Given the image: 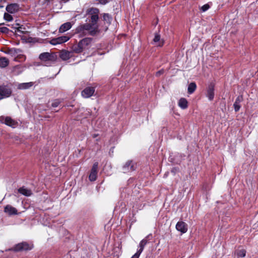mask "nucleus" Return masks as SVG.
<instances>
[{"mask_svg": "<svg viewBox=\"0 0 258 258\" xmlns=\"http://www.w3.org/2000/svg\"><path fill=\"white\" fill-rule=\"evenodd\" d=\"M99 9L95 7L89 8L86 11L85 16L87 18L86 21H88V24L91 25L93 28L99 29L98 22L99 20Z\"/></svg>", "mask_w": 258, "mask_h": 258, "instance_id": "nucleus-1", "label": "nucleus"}, {"mask_svg": "<svg viewBox=\"0 0 258 258\" xmlns=\"http://www.w3.org/2000/svg\"><path fill=\"white\" fill-rule=\"evenodd\" d=\"M99 32L98 28H93L87 23L80 25L75 30V33L78 35L79 37H83L88 34L94 36Z\"/></svg>", "mask_w": 258, "mask_h": 258, "instance_id": "nucleus-2", "label": "nucleus"}, {"mask_svg": "<svg viewBox=\"0 0 258 258\" xmlns=\"http://www.w3.org/2000/svg\"><path fill=\"white\" fill-rule=\"evenodd\" d=\"M34 248V244L32 242L22 241L15 244L13 247L9 249V251L16 252L28 251Z\"/></svg>", "mask_w": 258, "mask_h": 258, "instance_id": "nucleus-3", "label": "nucleus"}, {"mask_svg": "<svg viewBox=\"0 0 258 258\" xmlns=\"http://www.w3.org/2000/svg\"><path fill=\"white\" fill-rule=\"evenodd\" d=\"M92 41V38L86 37L81 40L76 45L73 46L74 52L79 53L82 52L87 46L90 45Z\"/></svg>", "mask_w": 258, "mask_h": 258, "instance_id": "nucleus-4", "label": "nucleus"}, {"mask_svg": "<svg viewBox=\"0 0 258 258\" xmlns=\"http://www.w3.org/2000/svg\"><path fill=\"white\" fill-rule=\"evenodd\" d=\"M12 93V89L9 85H0V100L9 97Z\"/></svg>", "mask_w": 258, "mask_h": 258, "instance_id": "nucleus-5", "label": "nucleus"}, {"mask_svg": "<svg viewBox=\"0 0 258 258\" xmlns=\"http://www.w3.org/2000/svg\"><path fill=\"white\" fill-rule=\"evenodd\" d=\"M39 58L42 61H55L57 56L54 53L43 52L40 54Z\"/></svg>", "mask_w": 258, "mask_h": 258, "instance_id": "nucleus-6", "label": "nucleus"}, {"mask_svg": "<svg viewBox=\"0 0 258 258\" xmlns=\"http://www.w3.org/2000/svg\"><path fill=\"white\" fill-rule=\"evenodd\" d=\"M97 85L95 83L93 84L90 86L86 87L81 92V95L84 98H88L93 95Z\"/></svg>", "mask_w": 258, "mask_h": 258, "instance_id": "nucleus-7", "label": "nucleus"}, {"mask_svg": "<svg viewBox=\"0 0 258 258\" xmlns=\"http://www.w3.org/2000/svg\"><path fill=\"white\" fill-rule=\"evenodd\" d=\"M215 84L211 83L206 89V96L210 101H212L215 96Z\"/></svg>", "mask_w": 258, "mask_h": 258, "instance_id": "nucleus-8", "label": "nucleus"}, {"mask_svg": "<svg viewBox=\"0 0 258 258\" xmlns=\"http://www.w3.org/2000/svg\"><path fill=\"white\" fill-rule=\"evenodd\" d=\"M70 39V37L68 36H62L57 38L52 39L50 41V43L53 45L62 44L68 41Z\"/></svg>", "mask_w": 258, "mask_h": 258, "instance_id": "nucleus-9", "label": "nucleus"}, {"mask_svg": "<svg viewBox=\"0 0 258 258\" xmlns=\"http://www.w3.org/2000/svg\"><path fill=\"white\" fill-rule=\"evenodd\" d=\"M98 167V163L97 162H95L93 165L89 176V179L91 181H95L97 179Z\"/></svg>", "mask_w": 258, "mask_h": 258, "instance_id": "nucleus-10", "label": "nucleus"}, {"mask_svg": "<svg viewBox=\"0 0 258 258\" xmlns=\"http://www.w3.org/2000/svg\"><path fill=\"white\" fill-rule=\"evenodd\" d=\"M102 20L105 25L104 30L106 31L108 29V26L111 24L112 20V16L108 13H103L101 14Z\"/></svg>", "mask_w": 258, "mask_h": 258, "instance_id": "nucleus-11", "label": "nucleus"}, {"mask_svg": "<svg viewBox=\"0 0 258 258\" xmlns=\"http://www.w3.org/2000/svg\"><path fill=\"white\" fill-rule=\"evenodd\" d=\"M123 172L124 173H128L132 172L136 170V167L133 163V161L128 160L122 167Z\"/></svg>", "mask_w": 258, "mask_h": 258, "instance_id": "nucleus-12", "label": "nucleus"}, {"mask_svg": "<svg viewBox=\"0 0 258 258\" xmlns=\"http://www.w3.org/2000/svg\"><path fill=\"white\" fill-rule=\"evenodd\" d=\"M4 119V123L10 126H11L12 127H15L17 124L18 122L13 119L11 117L7 116V117H3L1 116L0 117V121H2V120Z\"/></svg>", "mask_w": 258, "mask_h": 258, "instance_id": "nucleus-13", "label": "nucleus"}, {"mask_svg": "<svg viewBox=\"0 0 258 258\" xmlns=\"http://www.w3.org/2000/svg\"><path fill=\"white\" fill-rule=\"evenodd\" d=\"M20 9L19 4L16 3L10 4L6 7V11L10 14H13L18 12Z\"/></svg>", "mask_w": 258, "mask_h": 258, "instance_id": "nucleus-14", "label": "nucleus"}, {"mask_svg": "<svg viewBox=\"0 0 258 258\" xmlns=\"http://www.w3.org/2000/svg\"><path fill=\"white\" fill-rule=\"evenodd\" d=\"M176 229L182 233H185L187 231V225L183 221H179L176 225Z\"/></svg>", "mask_w": 258, "mask_h": 258, "instance_id": "nucleus-15", "label": "nucleus"}, {"mask_svg": "<svg viewBox=\"0 0 258 258\" xmlns=\"http://www.w3.org/2000/svg\"><path fill=\"white\" fill-rule=\"evenodd\" d=\"M4 212L9 215H17L18 214L17 210L10 205H7L5 207Z\"/></svg>", "mask_w": 258, "mask_h": 258, "instance_id": "nucleus-16", "label": "nucleus"}, {"mask_svg": "<svg viewBox=\"0 0 258 258\" xmlns=\"http://www.w3.org/2000/svg\"><path fill=\"white\" fill-rule=\"evenodd\" d=\"M24 71V68L21 65L14 66L11 71L12 76H18Z\"/></svg>", "mask_w": 258, "mask_h": 258, "instance_id": "nucleus-17", "label": "nucleus"}, {"mask_svg": "<svg viewBox=\"0 0 258 258\" xmlns=\"http://www.w3.org/2000/svg\"><path fill=\"white\" fill-rule=\"evenodd\" d=\"M243 100L242 95H239L234 103L233 106L235 112H238L241 107L240 103Z\"/></svg>", "mask_w": 258, "mask_h": 258, "instance_id": "nucleus-18", "label": "nucleus"}, {"mask_svg": "<svg viewBox=\"0 0 258 258\" xmlns=\"http://www.w3.org/2000/svg\"><path fill=\"white\" fill-rule=\"evenodd\" d=\"M60 58L63 60H67L71 57V52L66 50H62L59 54Z\"/></svg>", "mask_w": 258, "mask_h": 258, "instance_id": "nucleus-19", "label": "nucleus"}, {"mask_svg": "<svg viewBox=\"0 0 258 258\" xmlns=\"http://www.w3.org/2000/svg\"><path fill=\"white\" fill-rule=\"evenodd\" d=\"M18 191L20 194L26 197H29L32 195V191L30 189L25 188L24 186L20 187Z\"/></svg>", "mask_w": 258, "mask_h": 258, "instance_id": "nucleus-20", "label": "nucleus"}, {"mask_svg": "<svg viewBox=\"0 0 258 258\" xmlns=\"http://www.w3.org/2000/svg\"><path fill=\"white\" fill-rule=\"evenodd\" d=\"M72 24L70 22H66L62 24L59 28V33H64L70 29L72 27Z\"/></svg>", "mask_w": 258, "mask_h": 258, "instance_id": "nucleus-21", "label": "nucleus"}, {"mask_svg": "<svg viewBox=\"0 0 258 258\" xmlns=\"http://www.w3.org/2000/svg\"><path fill=\"white\" fill-rule=\"evenodd\" d=\"M10 63L9 59L6 57H0V68L4 69L7 68Z\"/></svg>", "mask_w": 258, "mask_h": 258, "instance_id": "nucleus-22", "label": "nucleus"}, {"mask_svg": "<svg viewBox=\"0 0 258 258\" xmlns=\"http://www.w3.org/2000/svg\"><path fill=\"white\" fill-rule=\"evenodd\" d=\"M33 85V82L21 83L18 85V88L20 90L27 89Z\"/></svg>", "mask_w": 258, "mask_h": 258, "instance_id": "nucleus-23", "label": "nucleus"}, {"mask_svg": "<svg viewBox=\"0 0 258 258\" xmlns=\"http://www.w3.org/2000/svg\"><path fill=\"white\" fill-rule=\"evenodd\" d=\"M178 106L182 109H186L188 107V102L184 98H181L179 100Z\"/></svg>", "mask_w": 258, "mask_h": 258, "instance_id": "nucleus-24", "label": "nucleus"}, {"mask_svg": "<svg viewBox=\"0 0 258 258\" xmlns=\"http://www.w3.org/2000/svg\"><path fill=\"white\" fill-rule=\"evenodd\" d=\"M147 237L148 236L145 237L144 239H142L139 243V249L137 251L140 253H142L143 252L145 245L148 243V240L147 239Z\"/></svg>", "mask_w": 258, "mask_h": 258, "instance_id": "nucleus-25", "label": "nucleus"}, {"mask_svg": "<svg viewBox=\"0 0 258 258\" xmlns=\"http://www.w3.org/2000/svg\"><path fill=\"white\" fill-rule=\"evenodd\" d=\"M197 88V85L195 82L190 83L188 86L187 92L188 94L193 93Z\"/></svg>", "mask_w": 258, "mask_h": 258, "instance_id": "nucleus-26", "label": "nucleus"}, {"mask_svg": "<svg viewBox=\"0 0 258 258\" xmlns=\"http://www.w3.org/2000/svg\"><path fill=\"white\" fill-rule=\"evenodd\" d=\"M160 38H161V37H160V34L159 33H155V36L153 39V41L155 43L159 42L160 44H159V45L160 46H163V45L164 44V41H162L160 42Z\"/></svg>", "mask_w": 258, "mask_h": 258, "instance_id": "nucleus-27", "label": "nucleus"}, {"mask_svg": "<svg viewBox=\"0 0 258 258\" xmlns=\"http://www.w3.org/2000/svg\"><path fill=\"white\" fill-rule=\"evenodd\" d=\"M14 28L15 29V31H17L21 34H25L27 32L25 31L26 29L23 25H21L18 27H14Z\"/></svg>", "mask_w": 258, "mask_h": 258, "instance_id": "nucleus-28", "label": "nucleus"}, {"mask_svg": "<svg viewBox=\"0 0 258 258\" xmlns=\"http://www.w3.org/2000/svg\"><path fill=\"white\" fill-rule=\"evenodd\" d=\"M4 19L8 22H11L13 20V18L10 14L5 13L4 15Z\"/></svg>", "mask_w": 258, "mask_h": 258, "instance_id": "nucleus-29", "label": "nucleus"}, {"mask_svg": "<svg viewBox=\"0 0 258 258\" xmlns=\"http://www.w3.org/2000/svg\"><path fill=\"white\" fill-rule=\"evenodd\" d=\"M246 250L244 249H240L237 252V255L239 257H243L246 255Z\"/></svg>", "mask_w": 258, "mask_h": 258, "instance_id": "nucleus-30", "label": "nucleus"}, {"mask_svg": "<svg viewBox=\"0 0 258 258\" xmlns=\"http://www.w3.org/2000/svg\"><path fill=\"white\" fill-rule=\"evenodd\" d=\"M61 102V100H60V99H55L52 102V103L51 104V106L53 107H57Z\"/></svg>", "mask_w": 258, "mask_h": 258, "instance_id": "nucleus-31", "label": "nucleus"}, {"mask_svg": "<svg viewBox=\"0 0 258 258\" xmlns=\"http://www.w3.org/2000/svg\"><path fill=\"white\" fill-rule=\"evenodd\" d=\"M10 30L6 27H0V32L4 34H8Z\"/></svg>", "mask_w": 258, "mask_h": 258, "instance_id": "nucleus-32", "label": "nucleus"}, {"mask_svg": "<svg viewBox=\"0 0 258 258\" xmlns=\"http://www.w3.org/2000/svg\"><path fill=\"white\" fill-rule=\"evenodd\" d=\"M210 8V6L209 4H205L204 5H203L201 8V10L204 12H206V11H207Z\"/></svg>", "mask_w": 258, "mask_h": 258, "instance_id": "nucleus-33", "label": "nucleus"}, {"mask_svg": "<svg viewBox=\"0 0 258 258\" xmlns=\"http://www.w3.org/2000/svg\"><path fill=\"white\" fill-rule=\"evenodd\" d=\"M164 73V70L163 69H161L156 73L155 76L156 77H160V76L163 75Z\"/></svg>", "mask_w": 258, "mask_h": 258, "instance_id": "nucleus-34", "label": "nucleus"}, {"mask_svg": "<svg viewBox=\"0 0 258 258\" xmlns=\"http://www.w3.org/2000/svg\"><path fill=\"white\" fill-rule=\"evenodd\" d=\"M99 3L101 5H106L109 2V0H98Z\"/></svg>", "mask_w": 258, "mask_h": 258, "instance_id": "nucleus-35", "label": "nucleus"}, {"mask_svg": "<svg viewBox=\"0 0 258 258\" xmlns=\"http://www.w3.org/2000/svg\"><path fill=\"white\" fill-rule=\"evenodd\" d=\"M141 253L137 251V252L131 257V258H139Z\"/></svg>", "mask_w": 258, "mask_h": 258, "instance_id": "nucleus-36", "label": "nucleus"}, {"mask_svg": "<svg viewBox=\"0 0 258 258\" xmlns=\"http://www.w3.org/2000/svg\"><path fill=\"white\" fill-rule=\"evenodd\" d=\"M19 26H20V25L18 23H16L14 25H13V27L12 28L15 30V29L14 28V27H18Z\"/></svg>", "mask_w": 258, "mask_h": 258, "instance_id": "nucleus-37", "label": "nucleus"}, {"mask_svg": "<svg viewBox=\"0 0 258 258\" xmlns=\"http://www.w3.org/2000/svg\"><path fill=\"white\" fill-rule=\"evenodd\" d=\"M176 168H174L172 169L171 170V172L173 173L174 174H175L176 173Z\"/></svg>", "mask_w": 258, "mask_h": 258, "instance_id": "nucleus-38", "label": "nucleus"}, {"mask_svg": "<svg viewBox=\"0 0 258 258\" xmlns=\"http://www.w3.org/2000/svg\"><path fill=\"white\" fill-rule=\"evenodd\" d=\"M98 136V134H94V135H93L92 137L93 138H95L97 137Z\"/></svg>", "mask_w": 258, "mask_h": 258, "instance_id": "nucleus-39", "label": "nucleus"}, {"mask_svg": "<svg viewBox=\"0 0 258 258\" xmlns=\"http://www.w3.org/2000/svg\"><path fill=\"white\" fill-rule=\"evenodd\" d=\"M62 2H63V3H67L68 2H69L70 0H61Z\"/></svg>", "mask_w": 258, "mask_h": 258, "instance_id": "nucleus-40", "label": "nucleus"}, {"mask_svg": "<svg viewBox=\"0 0 258 258\" xmlns=\"http://www.w3.org/2000/svg\"><path fill=\"white\" fill-rule=\"evenodd\" d=\"M47 1H49V0H47Z\"/></svg>", "mask_w": 258, "mask_h": 258, "instance_id": "nucleus-41", "label": "nucleus"}]
</instances>
